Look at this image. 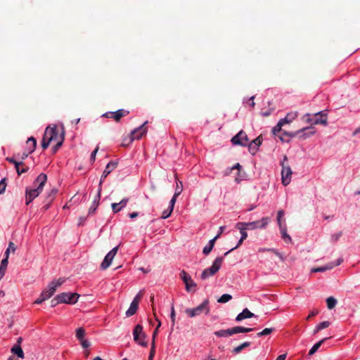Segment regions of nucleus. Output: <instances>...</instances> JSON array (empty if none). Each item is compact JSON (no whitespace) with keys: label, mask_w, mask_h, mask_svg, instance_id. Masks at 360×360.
<instances>
[{"label":"nucleus","mask_w":360,"mask_h":360,"mask_svg":"<svg viewBox=\"0 0 360 360\" xmlns=\"http://www.w3.org/2000/svg\"><path fill=\"white\" fill-rule=\"evenodd\" d=\"M47 181V176L41 173L34 182L35 188H26L25 191V204L29 205L34 199L39 196L42 192L44 186Z\"/></svg>","instance_id":"1"},{"label":"nucleus","mask_w":360,"mask_h":360,"mask_svg":"<svg viewBox=\"0 0 360 360\" xmlns=\"http://www.w3.org/2000/svg\"><path fill=\"white\" fill-rule=\"evenodd\" d=\"M223 261L222 257H217L213 262L212 265L202 271L200 276L201 279L206 280L210 276H214L220 269Z\"/></svg>","instance_id":"2"},{"label":"nucleus","mask_w":360,"mask_h":360,"mask_svg":"<svg viewBox=\"0 0 360 360\" xmlns=\"http://www.w3.org/2000/svg\"><path fill=\"white\" fill-rule=\"evenodd\" d=\"M209 300H205L202 304L193 309H186L185 312L191 318L199 316L202 313L208 314L210 313V308L208 307Z\"/></svg>","instance_id":"3"},{"label":"nucleus","mask_w":360,"mask_h":360,"mask_svg":"<svg viewBox=\"0 0 360 360\" xmlns=\"http://www.w3.org/2000/svg\"><path fill=\"white\" fill-rule=\"evenodd\" d=\"M286 161H288V157L287 155H284L283 160L281 162V181L284 186H287L290 183L292 174L290 167L288 164L285 163Z\"/></svg>","instance_id":"4"},{"label":"nucleus","mask_w":360,"mask_h":360,"mask_svg":"<svg viewBox=\"0 0 360 360\" xmlns=\"http://www.w3.org/2000/svg\"><path fill=\"white\" fill-rule=\"evenodd\" d=\"M134 340L143 347H147L148 342L145 341L146 333L143 331L142 326L138 324L134 327L133 331Z\"/></svg>","instance_id":"5"},{"label":"nucleus","mask_w":360,"mask_h":360,"mask_svg":"<svg viewBox=\"0 0 360 360\" xmlns=\"http://www.w3.org/2000/svg\"><path fill=\"white\" fill-rule=\"evenodd\" d=\"M79 297V295L76 292H74V293L62 292L57 295V299L59 300V302L60 303L73 304L77 302Z\"/></svg>","instance_id":"6"},{"label":"nucleus","mask_w":360,"mask_h":360,"mask_svg":"<svg viewBox=\"0 0 360 360\" xmlns=\"http://www.w3.org/2000/svg\"><path fill=\"white\" fill-rule=\"evenodd\" d=\"M270 221V219L268 217H262L260 220L254 221L251 222H245V225L248 230H255L257 229H265L269 222Z\"/></svg>","instance_id":"7"},{"label":"nucleus","mask_w":360,"mask_h":360,"mask_svg":"<svg viewBox=\"0 0 360 360\" xmlns=\"http://www.w3.org/2000/svg\"><path fill=\"white\" fill-rule=\"evenodd\" d=\"M180 277L183 280L184 283L186 285V290L188 292H195L196 288V283L192 280L191 277L188 275L187 272L184 270H182L180 273Z\"/></svg>","instance_id":"8"},{"label":"nucleus","mask_w":360,"mask_h":360,"mask_svg":"<svg viewBox=\"0 0 360 360\" xmlns=\"http://www.w3.org/2000/svg\"><path fill=\"white\" fill-rule=\"evenodd\" d=\"M315 134V129L313 127H304L300 130L295 132H285V134L291 137H294L299 135L300 137L304 139L308 138Z\"/></svg>","instance_id":"9"},{"label":"nucleus","mask_w":360,"mask_h":360,"mask_svg":"<svg viewBox=\"0 0 360 360\" xmlns=\"http://www.w3.org/2000/svg\"><path fill=\"white\" fill-rule=\"evenodd\" d=\"M119 246H117L112 249L105 257L103 261L102 262L101 264V268L103 270L107 269L111 264L112 261L115 256L116 255L117 250H118Z\"/></svg>","instance_id":"10"},{"label":"nucleus","mask_w":360,"mask_h":360,"mask_svg":"<svg viewBox=\"0 0 360 360\" xmlns=\"http://www.w3.org/2000/svg\"><path fill=\"white\" fill-rule=\"evenodd\" d=\"M231 142L234 145H240L242 146H246L248 143V138L245 131L241 130L239 131L236 136H234L232 139Z\"/></svg>","instance_id":"11"},{"label":"nucleus","mask_w":360,"mask_h":360,"mask_svg":"<svg viewBox=\"0 0 360 360\" xmlns=\"http://www.w3.org/2000/svg\"><path fill=\"white\" fill-rule=\"evenodd\" d=\"M343 262L342 258L338 259L335 262H330L325 266H320V267H314L311 269V271L312 273H317V272H323L326 271L331 270L335 266H339L342 264Z\"/></svg>","instance_id":"12"},{"label":"nucleus","mask_w":360,"mask_h":360,"mask_svg":"<svg viewBox=\"0 0 360 360\" xmlns=\"http://www.w3.org/2000/svg\"><path fill=\"white\" fill-rule=\"evenodd\" d=\"M148 123V122H145L141 126L139 127L136 128L131 133V140L130 141H132L134 139H141L144 134L147 132V128L145 127L146 124Z\"/></svg>","instance_id":"13"},{"label":"nucleus","mask_w":360,"mask_h":360,"mask_svg":"<svg viewBox=\"0 0 360 360\" xmlns=\"http://www.w3.org/2000/svg\"><path fill=\"white\" fill-rule=\"evenodd\" d=\"M46 134L50 135L51 141H56L60 137H61V133H59L56 125H53V127L48 126L46 127Z\"/></svg>","instance_id":"14"},{"label":"nucleus","mask_w":360,"mask_h":360,"mask_svg":"<svg viewBox=\"0 0 360 360\" xmlns=\"http://www.w3.org/2000/svg\"><path fill=\"white\" fill-rule=\"evenodd\" d=\"M117 165V162H113V161H110V162L108 163V165H106L105 170L103 171V174L101 176V181L99 183V188L100 187L101 188V184H102L103 179L105 178H106L107 176L109 174H110V172L116 168Z\"/></svg>","instance_id":"15"},{"label":"nucleus","mask_w":360,"mask_h":360,"mask_svg":"<svg viewBox=\"0 0 360 360\" xmlns=\"http://www.w3.org/2000/svg\"><path fill=\"white\" fill-rule=\"evenodd\" d=\"M314 115L316 117V120L311 123L312 124H327V114L325 111H320L315 113Z\"/></svg>","instance_id":"16"},{"label":"nucleus","mask_w":360,"mask_h":360,"mask_svg":"<svg viewBox=\"0 0 360 360\" xmlns=\"http://www.w3.org/2000/svg\"><path fill=\"white\" fill-rule=\"evenodd\" d=\"M30 141H32V147L30 148L29 150H26L25 152L23 153L22 155V160H25V158H27V156L32 153H33L36 149L37 140L34 137L31 136L27 139V145H29Z\"/></svg>","instance_id":"17"},{"label":"nucleus","mask_w":360,"mask_h":360,"mask_svg":"<svg viewBox=\"0 0 360 360\" xmlns=\"http://www.w3.org/2000/svg\"><path fill=\"white\" fill-rule=\"evenodd\" d=\"M101 188H98V193L95 196V198L94 200V202H92L91 206L89 207V214H93L96 210L98 205H99V200L101 198Z\"/></svg>","instance_id":"18"},{"label":"nucleus","mask_w":360,"mask_h":360,"mask_svg":"<svg viewBox=\"0 0 360 360\" xmlns=\"http://www.w3.org/2000/svg\"><path fill=\"white\" fill-rule=\"evenodd\" d=\"M254 316H255V314L253 313H252L248 309L245 308L243 310V311L241 313L238 314V316L236 318V321L237 322H240L245 319L252 318Z\"/></svg>","instance_id":"19"},{"label":"nucleus","mask_w":360,"mask_h":360,"mask_svg":"<svg viewBox=\"0 0 360 360\" xmlns=\"http://www.w3.org/2000/svg\"><path fill=\"white\" fill-rule=\"evenodd\" d=\"M58 192V190L56 188H52L48 193L47 196L46 198V201L48 202L47 205L45 206V209L47 210L49 207L50 204L55 199L57 193Z\"/></svg>","instance_id":"20"},{"label":"nucleus","mask_w":360,"mask_h":360,"mask_svg":"<svg viewBox=\"0 0 360 360\" xmlns=\"http://www.w3.org/2000/svg\"><path fill=\"white\" fill-rule=\"evenodd\" d=\"M129 113V111L120 109L111 113V118L114 119L116 122H119L120 119Z\"/></svg>","instance_id":"21"},{"label":"nucleus","mask_w":360,"mask_h":360,"mask_svg":"<svg viewBox=\"0 0 360 360\" xmlns=\"http://www.w3.org/2000/svg\"><path fill=\"white\" fill-rule=\"evenodd\" d=\"M235 227L240 231L241 238L246 239L248 237L246 231L248 229L246 227V225H245V222H238L236 224Z\"/></svg>","instance_id":"22"},{"label":"nucleus","mask_w":360,"mask_h":360,"mask_svg":"<svg viewBox=\"0 0 360 360\" xmlns=\"http://www.w3.org/2000/svg\"><path fill=\"white\" fill-rule=\"evenodd\" d=\"M49 289L48 290H44L40 295V296L42 297V300H48L49 298H50L53 294L54 292H56L55 291V288H51L49 285Z\"/></svg>","instance_id":"23"},{"label":"nucleus","mask_w":360,"mask_h":360,"mask_svg":"<svg viewBox=\"0 0 360 360\" xmlns=\"http://www.w3.org/2000/svg\"><path fill=\"white\" fill-rule=\"evenodd\" d=\"M139 308V304L136 302H131L129 308L126 311V316L130 317L136 314Z\"/></svg>","instance_id":"24"},{"label":"nucleus","mask_w":360,"mask_h":360,"mask_svg":"<svg viewBox=\"0 0 360 360\" xmlns=\"http://www.w3.org/2000/svg\"><path fill=\"white\" fill-rule=\"evenodd\" d=\"M11 352L13 354H15L18 357L23 359L24 358V352L22 351V349L20 345H15L11 348Z\"/></svg>","instance_id":"25"},{"label":"nucleus","mask_w":360,"mask_h":360,"mask_svg":"<svg viewBox=\"0 0 360 360\" xmlns=\"http://www.w3.org/2000/svg\"><path fill=\"white\" fill-rule=\"evenodd\" d=\"M214 335L217 337H228L233 335L232 328L226 330H219L214 332Z\"/></svg>","instance_id":"26"},{"label":"nucleus","mask_w":360,"mask_h":360,"mask_svg":"<svg viewBox=\"0 0 360 360\" xmlns=\"http://www.w3.org/2000/svg\"><path fill=\"white\" fill-rule=\"evenodd\" d=\"M297 117V112H290L286 115L285 118L281 119V120L284 124H288V123H290L292 120H294Z\"/></svg>","instance_id":"27"},{"label":"nucleus","mask_w":360,"mask_h":360,"mask_svg":"<svg viewBox=\"0 0 360 360\" xmlns=\"http://www.w3.org/2000/svg\"><path fill=\"white\" fill-rule=\"evenodd\" d=\"M51 142V136L50 135L46 134V129L41 141V147L43 148V149H46L49 147Z\"/></svg>","instance_id":"28"},{"label":"nucleus","mask_w":360,"mask_h":360,"mask_svg":"<svg viewBox=\"0 0 360 360\" xmlns=\"http://www.w3.org/2000/svg\"><path fill=\"white\" fill-rule=\"evenodd\" d=\"M51 142V136L50 135L46 134V129L41 141V147L43 148V149H46L49 147Z\"/></svg>","instance_id":"29"},{"label":"nucleus","mask_w":360,"mask_h":360,"mask_svg":"<svg viewBox=\"0 0 360 360\" xmlns=\"http://www.w3.org/2000/svg\"><path fill=\"white\" fill-rule=\"evenodd\" d=\"M233 330V335L236 333H249L253 330V328H245L243 326H235L232 328Z\"/></svg>","instance_id":"30"},{"label":"nucleus","mask_w":360,"mask_h":360,"mask_svg":"<svg viewBox=\"0 0 360 360\" xmlns=\"http://www.w3.org/2000/svg\"><path fill=\"white\" fill-rule=\"evenodd\" d=\"M279 228H280L281 233V235H282V238L286 243H291L292 239H291V237L287 233L286 226L284 224L283 226H281Z\"/></svg>","instance_id":"31"},{"label":"nucleus","mask_w":360,"mask_h":360,"mask_svg":"<svg viewBox=\"0 0 360 360\" xmlns=\"http://www.w3.org/2000/svg\"><path fill=\"white\" fill-rule=\"evenodd\" d=\"M329 338H325L320 340L319 342H316L309 350L308 355L312 356L316 353V352L319 349V347L321 346V345Z\"/></svg>","instance_id":"32"},{"label":"nucleus","mask_w":360,"mask_h":360,"mask_svg":"<svg viewBox=\"0 0 360 360\" xmlns=\"http://www.w3.org/2000/svg\"><path fill=\"white\" fill-rule=\"evenodd\" d=\"M251 345V342H245L242 344H240V345L234 347L232 350V352L235 354H237L238 353H240L242 350H243L244 349L250 347Z\"/></svg>","instance_id":"33"},{"label":"nucleus","mask_w":360,"mask_h":360,"mask_svg":"<svg viewBox=\"0 0 360 360\" xmlns=\"http://www.w3.org/2000/svg\"><path fill=\"white\" fill-rule=\"evenodd\" d=\"M330 322L327 321L320 323L314 330V334H316L321 330L328 328L330 326Z\"/></svg>","instance_id":"34"},{"label":"nucleus","mask_w":360,"mask_h":360,"mask_svg":"<svg viewBox=\"0 0 360 360\" xmlns=\"http://www.w3.org/2000/svg\"><path fill=\"white\" fill-rule=\"evenodd\" d=\"M65 279L64 278H59L57 281H53L50 283L49 285L51 288H55V291L56 290L57 288L60 286L64 282Z\"/></svg>","instance_id":"35"},{"label":"nucleus","mask_w":360,"mask_h":360,"mask_svg":"<svg viewBox=\"0 0 360 360\" xmlns=\"http://www.w3.org/2000/svg\"><path fill=\"white\" fill-rule=\"evenodd\" d=\"M327 307L329 309L335 308L337 304V300L333 297H329L326 299Z\"/></svg>","instance_id":"36"},{"label":"nucleus","mask_w":360,"mask_h":360,"mask_svg":"<svg viewBox=\"0 0 360 360\" xmlns=\"http://www.w3.org/2000/svg\"><path fill=\"white\" fill-rule=\"evenodd\" d=\"M85 334L86 333L83 328H79L76 330V337L79 341L84 339Z\"/></svg>","instance_id":"37"},{"label":"nucleus","mask_w":360,"mask_h":360,"mask_svg":"<svg viewBox=\"0 0 360 360\" xmlns=\"http://www.w3.org/2000/svg\"><path fill=\"white\" fill-rule=\"evenodd\" d=\"M15 250H16L15 245L13 242H10L8 243V247L6 249L4 255H5V256H6V257H8L10 252H15Z\"/></svg>","instance_id":"38"},{"label":"nucleus","mask_w":360,"mask_h":360,"mask_svg":"<svg viewBox=\"0 0 360 360\" xmlns=\"http://www.w3.org/2000/svg\"><path fill=\"white\" fill-rule=\"evenodd\" d=\"M274 330H275L274 328H264L261 332L258 333L257 334V337H262V336H264V335H267L271 334Z\"/></svg>","instance_id":"39"},{"label":"nucleus","mask_w":360,"mask_h":360,"mask_svg":"<svg viewBox=\"0 0 360 360\" xmlns=\"http://www.w3.org/2000/svg\"><path fill=\"white\" fill-rule=\"evenodd\" d=\"M284 124H285L280 120L278 124L273 128L272 133L274 135H277V134L281 131V128Z\"/></svg>","instance_id":"40"},{"label":"nucleus","mask_w":360,"mask_h":360,"mask_svg":"<svg viewBox=\"0 0 360 360\" xmlns=\"http://www.w3.org/2000/svg\"><path fill=\"white\" fill-rule=\"evenodd\" d=\"M232 299V296L229 294L222 295L217 300L219 303H226Z\"/></svg>","instance_id":"41"},{"label":"nucleus","mask_w":360,"mask_h":360,"mask_svg":"<svg viewBox=\"0 0 360 360\" xmlns=\"http://www.w3.org/2000/svg\"><path fill=\"white\" fill-rule=\"evenodd\" d=\"M65 140V130H64V127H62V131H61V137H60L57 141V143L56 144V146L60 148V147L63 145V143Z\"/></svg>","instance_id":"42"},{"label":"nucleus","mask_w":360,"mask_h":360,"mask_svg":"<svg viewBox=\"0 0 360 360\" xmlns=\"http://www.w3.org/2000/svg\"><path fill=\"white\" fill-rule=\"evenodd\" d=\"M274 110V108H269L268 109H265V108H262L261 110V112H260V114L263 116V117H268L269 116L271 112Z\"/></svg>","instance_id":"43"},{"label":"nucleus","mask_w":360,"mask_h":360,"mask_svg":"<svg viewBox=\"0 0 360 360\" xmlns=\"http://www.w3.org/2000/svg\"><path fill=\"white\" fill-rule=\"evenodd\" d=\"M6 160L8 161L10 163L13 164L15 168L18 167V166L24 165L23 161L18 162L13 158H7Z\"/></svg>","instance_id":"44"},{"label":"nucleus","mask_w":360,"mask_h":360,"mask_svg":"<svg viewBox=\"0 0 360 360\" xmlns=\"http://www.w3.org/2000/svg\"><path fill=\"white\" fill-rule=\"evenodd\" d=\"M182 191H183L182 182L181 181H179V182L176 183V189H175L174 194H176V196H179L181 193Z\"/></svg>","instance_id":"45"},{"label":"nucleus","mask_w":360,"mask_h":360,"mask_svg":"<svg viewBox=\"0 0 360 360\" xmlns=\"http://www.w3.org/2000/svg\"><path fill=\"white\" fill-rule=\"evenodd\" d=\"M247 146H248L250 153H252V155H255L258 150V147L257 146L253 145V143H248Z\"/></svg>","instance_id":"46"},{"label":"nucleus","mask_w":360,"mask_h":360,"mask_svg":"<svg viewBox=\"0 0 360 360\" xmlns=\"http://www.w3.org/2000/svg\"><path fill=\"white\" fill-rule=\"evenodd\" d=\"M6 179L4 178L0 181V195L2 194L5 191V189H6Z\"/></svg>","instance_id":"47"},{"label":"nucleus","mask_w":360,"mask_h":360,"mask_svg":"<svg viewBox=\"0 0 360 360\" xmlns=\"http://www.w3.org/2000/svg\"><path fill=\"white\" fill-rule=\"evenodd\" d=\"M245 240V238H240V239L238 240V243H237L236 246H235L234 248H231V250H229V251H227V252L224 254V255H225V256H226V255H227L229 252H231V251H233V250H236V249H237L238 248H239V247L242 245L243 242Z\"/></svg>","instance_id":"48"},{"label":"nucleus","mask_w":360,"mask_h":360,"mask_svg":"<svg viewBox=\"0 0 360 360\" xmlns=\"http://www.w3.org/2000/svg\"><path fill=\"white\" fill-rule=\"evenodd\" d=\"M268 252H271L274 253L276 256H278L281 261H284L285 258L283 257V255L278 252L276 249H267Z\"/></svg>","instance_id":"49"},{"label":"nucleus","mask_w":360,"mask_h":360,"mask_svg":"<svg viewBox=\"0 0 360 360\" xmlns=\"http://www.w3.org/2000/svg\"><path fill=\"white\" fill-rule=\"evenodd\" d=\"M284 215V212L283 210H279L277 214V221L279 227L281 226H283L281 222V218Z\"/></svg>","instance_id":"50"},{"label":"nucleus","mask_w":360,"mask_h":360,"mask_svg":"<svg viewBox=\"0 0 360 360\" xmlns=\"http://www.w3.org/2000/svg\"><path fill=\"white\" fill-rule=\"evenodd\" d=\"M172 212L173 210H171L170 209L168 208L167 210L162 212L161 218L164 219L168 218L171 215Z\"/></svg>","instance_id":"51"},{"label":"nucleus","mask_w":360,"mask_h":360,"mask_svg":"<svg viewBox=\"0 0 360 360\" xmlns=\"http://www.w3.org/2000/svg\"><path fill=\"white\" fill-rule=\"evenodd\" d=\"M177 197L178 196H176V194H174L172 198L171 199V200L169 202V209H170L171 210H174V204H175V202L176 201Z\"/></svg>","instance_id":"52"},{"label":"nucleus","mask_w":360,"mask_h":360,"mask_svg":"<svg viewBox=\"0 0 360 360\" xmlns=\"http://www.w3.org/2000/svg\"><path fill=\"white\" fill-rule=\"evenodd\" d=\"M177 197L178 196H176V194H174L172 198L171 199V200L169 202V209H170L171 210H174V204H175V202L176 201Z\"/></svg>","instance_id":"53"},{"label":"nucleus","mask_w":360,"mask_h":360,"mask_svg":"<svg viewBox=\"0 0 360 360\" xmlns=\"http://www.w3.org/2000/svg\"><path fill=\"white\" fill-rule=\"evenodd\" d=\"M160 326H161V322L160 321H158V324L156 328L154 330L153 333L152 342H155V338H156V335H157L158 332V328L160 327Z\"/></svg>","instance_id":"54"},{"label":"nucleus","mask_w":360,"mask_h":360,"mask_svg":"<svg viewBox=\"0 0 360 360\" xmlns=\"http://www.w3.org/2000/svg\"><path fill=\"white\" fill-rule=\"evenodd\" d=\"M15 169H16V172H17L18 174L20 175L22 173L27 172L29 170V167H25V168L20 169V166H18V167H16Z\"/></svg>","instance_id":"55"},{"label":"nucleus","mask_w":360,"mask_h":360,"mask_svg":"<svg viewBox=\"0 0 360 360\" xmlns=\"http://www.w3.org/2000/svg\"><path fill=\"white\" fill-rule=\"evenodd\" d=\"M111 207H112V211L115 213H117L122 210L120 207V205H119L118 203H112Z\"/></svg>","instance_id":"56"},{"label":"nucleus","mask_w":360,"mask_h":360,"mask_svg":"<svg viewBox=\"0 0 360 360\" xmlns=\"http://www.w3.org/2000/svg\"><path fill=\"white\" fill-rule=\"evenodd\" d=\"M262 139L261 136L256 138L255 140H253L251 143H253V145L257 146L259 147L262 144Z\"/></svg>","instance_id":"57"},{"label":"nucleus","mask_w":360,"mask_h":360,"mask_svg":"<svg viewBox=\"0 0 360 360\" xmlns=\"http://www.w3.org/2000/svg\"><path fill=\"white\" fill-rule=\"evenodd\" d=\"M8 257H6V256H5V258H4L1 262V269H6L7 268V266H8Z\"/></svg>","instance_id":"58"},{"label":"nucleus","mask_w":360,"mask_h":360,"mask_svg":"<svg viewBox=\"0 0 360 360\" xmlns=\"http://www.w3.org/2000/svg\"><path fill=\"white\" fill-rule=\"evenodd\" d=\"M143 296V292L140 291L134 298L132 302H136V303L139 304L140 300H141Z\"/></svg>","instance_id":"59"},{"label":"nucleus","mask_w":360,"mask_h":360,"mask_svg":"<svg viewBox=\"0 0 360 360\" xmlns=\"http://www.w3.org/2000/svg\"><path fill=\"white\" fill-rule=\"evenodd\" d=\"M170 317H171V321H172V325L174 326V323H175V311H174V308L173 306L172 307V309H171Z\"/></svg>","instance_id":"60"},{"label":"nucleus","mask_w":360,"mask_h":360,"mask_svg":"<svg viewBox=\"0 0 360 360\" xmlns=\"http://www.w3.org/2000/svg\"><path fill=\"white\" fill-rule=\"evenodd\" d=\"M212 248L210 247L209 245H206L204 248H203V250H202V252L207 255L208 254L210 253V252L212 250Z\"/></svg>","instance_id":"61"},{"label":"nucleus","mask_w":360,"mask_h":360,"mask_svg":"<svg viewBox=\"0 0 360 360\" xmlns=\"http://www.w3.org/2000/svg\"><path fill=\"white\" fill-rule=\"evenodd\" d=\"M155 354V342H152V344H151V349H150V351L149 356L154 357Z\"/></svg>","instance_id":"62"},{"label":"nucleus","mask_w":360,"mask_h":360,"mask_svg":"<svg viewBox=\"0 0 360 360\" xmlns=\"http://www.w3.org/2000/svg\"><path fill=\"white\" fill-rule=\"evenodd\" d=\"M342 236V232H339L338 233H335V234H333L331 236V240L334 242L338 240V239L341 237Z\"/></svg>","instance_id":"63"},{"label":"nucleus","mask_w":360,"mask_h":360,"mask_svg":"<svg viewBox=\"0 0 360 360\" xmlns=\"http://www.w3.org/2000/svg\"><path fill=\"white\" fill-rule=\"evenodd\" d=\"M83 348H88L90 346V342L86 340H82L80 341Z\"/></svg>","instance_id":"64"}]
</instances>
